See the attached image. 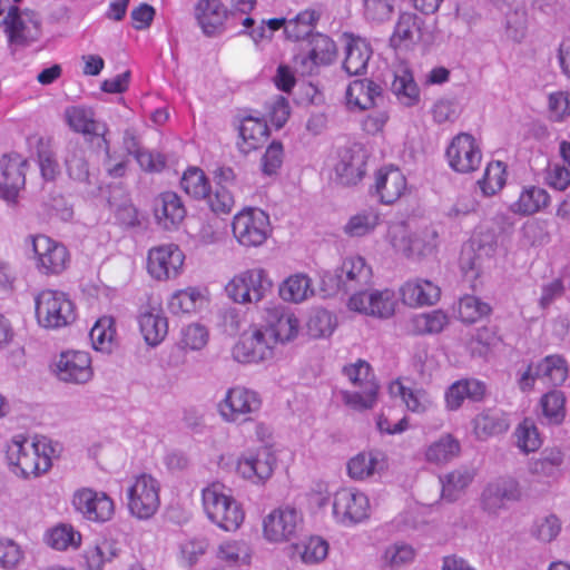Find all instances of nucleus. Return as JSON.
Instances as JSON below:
<instances>
[{
  "label": "nucleus",
  "mask_w": 570,
  "mask_h": 570,
  "mask_svg": "<svg viewBox=\"0 0 570 570\" xmlns=\"http://www.w3.org/2000/svg\"><path fill=\"white\" fill-rule=\"evenodd\" d=\"M550 196L546 189L528 186L522 189L518 199L510 205V212L520 216H530L548 207Z\"/></svg>",
  "instance_id": "36"
},
{
  "label": "nucleus",
  "mask_w": 570,
  "mask_h": 570,
  "mask_svg": "<svg viewBox=\"0 0 570 570\" xmlns=\"http://www.w3.org/2000/svg\"><path fill=\"white\" fill-rule=\"evenodd\" d=\"M509 422L502 411L488 409L479 413L473 420V432L480 440H487L507 432Z\"/></svg>",
  "instance_id": "38"
},
{
  "label": "nucleus",
  "mask_w": 570,
  "mask_h": 570,
  "mask_svg": "<svg viewBox=\"0 0 570 570\" xmlns=\"http://www.w3.org/2000/svg\"><path fill=\"white\" fill-rule=\"evenodd\" d=\"M57 377L66 383L86 384L94 377L92 360L88 352H61L56 362Z\"/></svg>",
  "instance_id": "15"
},
{
  "label": "nucleus",
  "mask_w": 570,
  "mask_h": 570,
  "mask_svg": "<svg viewBox=\"0 0 570 570\" xmlns=\"http://www.w3.org/2000/svg\"><path fill=\"white\" fill-rule=\"evenodd\" d=\"M563 462V454L559 449H548L541 458L533 461L530 466L532 474L552 475Z\"/></svg>",
  "instance_id": "63"
},
{
  "label": "nucleus",
  "mask_w": 570,
  "mask_h": 570,
  "mask_svg": "<svg viewBox=\"0 0 570 570\" xmlns=\"http://www.w3.org/2000/svg\"><path fill=\"white\" fill-rule=\"evenodd\" d=\"M232 232L242 246H261L271 233L269 216L261 208L244 207L233 217Z\"/></svg>",
  "instance_id": "7"
},
{
  "label": "nucleus",
  "mask_w": 570,
  "mask_h": 570,
  "mask_svg": "<svg viewBox=\"0 0 570 570\" xmlns=\"http://www.w3.org/2000/svg\"><path fill=\"white\" fill-rule=\"evenodd\" d=\"M348 308L372 317L389 318L394 315L396 301L394 292L383 291H361L354 293L348 299Z\"/></svg>",
  "instance_id": "14"
},
{
  "label": "nucleus",
  "mask_w": 570,
  "mask_h": 570,
  "mask_svg": "<svg viewBox=\"0 0 570 570\" xmlns=\"http://www.w3.org/2000/svg\"><path fill=\"white\" fill-rule=\"evenodd\" d=\"M116 338L115 320L110 316L98 318L90 331L92 346L97 351L110 352Z\"/></svg>",
  "instance_id": "48"
},
{
  "label": "nucleus",
  "mask_w": 570,
  "mask_h": 570,
  "mask_svg": "<svg viewBox=\"0 0 570 570\" xmlns=\"http://www.w3.org/2000/svg\"><path fill=\"white\" fill-rule=\"evenodd\" d=\"M564 403L566 399L562 392L554 390L546 393L541 399L544 416L553 423L562 422L566 415Z\"/></svg>",
  "instance_id": "59"
},
{
  "label": "nucleus",
  "mask_w": 570,
  "mask_h": 570,
  "mask_svg": "<svg viewBox=\"0 0 570 570\" xmlns=\"http://www.w3.org/2000/svg\"><path fill=\"white\" fill-rule=\"evenodd\" d=\"M301 560L306 564H315L323 561L328 554V543L321 537L312 535L294 546Z\"/></svg>",
  "instance_id": "52"
},
{
  "label": "nucleus",
  "mask_w": 570,
  "mask_h": 570,
  "mask_svg": "<svg viewBox=\"0 0 570 570\" xmlns=\"http://www.w3.org/2000/svg\"><path fill=\"white\" fill-rule=\"evenodd\" d=\"M366 161L361 149H345L335 166L336 174L345 185H355L365 175Z\"/></svg>",
  "instance_id": "35"
},
{
  "label": "nucleus",
  "mask_w": 570,
  "mask_h": 570,
  "mask_svg": "<svg viewBox=\"0 0 570 570\" xmlns=\"http://www.w3.org/2000/svg\"><path fill=\"white\" fill-rule=\"evenodd\" d=\"M237 129L236 146L244 155H248L263 147L269 137L267 122L259 117H243Z\"/></svg>",
  "instance_id": "24"
},
{
  "label": "nucleus",
  "mask_w": 570,
  "mask_h": 570,
  "mask_svg": "<svg viewBox=\"0 0 570 570\" xmlns=\"http://www.w3.org/2000/svg\"><path fill=\"white\" fill-rule=\"evenodd\" d=\"M297 317L283 308H272L266 315V332L275 342L285 343L293 340L298 333Z\"/></svg>",
  "instance_id": "33"
},
{
  "label": "nucleus",
  "mask_w": 570,
  "mask_h": 570,
  "mask_svg": "<svg viewBox=\"0 0 570 570\" xmlns=\"http://www.w3.org/2000/svg\"><path fill=\"white\" fill-rule=\"evenodd\" d=\"M208 341V332L205 326L189 324L180 332L178 344L184 350L196 351L203 348Z\"/></svg>",
  "instance_id": "62"
},
{
  "label": "nucleus",
  "mask_w": 570,
  "mask_h": 570,
  "mask_svg": "<svg viewBox=\"0 0 570 570\" xmlns=\"http://www.w3.org/2000/svg\"><path fill=\"white\" fill-rule=\"evenodd\" d=\"M415 29V17L410 13L401 14L391 36V45L395 49L406 47L413 40Z\"/></svg>",
  "instance_id": "58"
},
{
  "label": "nucleus",
  "mask_w": 570,
  "mask_h": 570,
  "mask_svg": "<svg viewBox=\"0 0 570 570\" xmlns=\"http://www.w3.org/2000/svg\"><path fill=\"white\" fill-rule=\"evenodd\" d=\"M275 465L276 458L272 450L261 446L238 459L237 471L244 479L259 483L272 476Z\"/></svg>",
  "instance_id": "19"
},
{
  "label": "nucleus",
  "mask_w": 570,
  "mask_h": 570,
  "mask_svg": "<svg viewBox=\"0 0 570 570\" xmlns=\"http://www.w3.org/2000/svg\"><path fill=\"white\" fill-rule=\"evenodd\" d=\"M261 405L262 400L257 392L238 385L226 391L217 404V411L225 422L244 423L252 420Z\"/></svg>",
  "instance_id": "9"
},
{
  "label": "nucleus",
  "mask_w": 570,
  "mask_h": 570,
  "mask_svg": "<svg viewBox=\"0 0 570 570\" xmlns=\"http://www.w3.org/2000/svg\"><path fill=\"white\" fill-rule=\"evenodd\" d=\"M139 328L150 346H156L165 340L168 334V321L160 303H148L142 307L139 314Z\"/></svg>",
  "instance_id": "25"
},
{
  "label": "nucleus",
  "mask_w": 570,
  "mask_h": 570,
  "mask_svg": "<svg viewBox=\"0 0 570 570\" xmlns=\"http://www.w3.org/2000/svg\"><path fill=\"white\" fill-rule=\"evenodd\" d=\"M184 263L185 255L178 245L161 244L148 250L146 269L153 279L166 282L183 272Z\"/></svg>",
  "instance_id": "11"
},
{
  "label": "nucleus",
  "mask_w": 570,
  "mask_h": 570,
  "mask_svg": "<svg viewBox=\"0 0 570 570\" xmlns=\"http://www.w3.org/2000/svg\"><path fill=\"white\" fill-rule=\"evenodd\" d=\"M278 293L285 302L302 303L314 294L312 279L304 273L289 275L279 285Z\"/></svg>",
  "instance_id": "39"
},
{
  "label": "nucleus",
  "mask_w": 570,
  "mask_h": 570,
  "mask_svg": "<svg viewBox=\"0 0 570 570\" xmlns=\"http://www.w3.org/2000/svg\"><path fill=\"white\" fill-rule=\"evenodd\" d=\"M24 560V552L20 544L12 539L0 538V568L14 570Z\"/></svg>",
  "instance_id": "61"
},
{
  "label": "nucleus",
  "mask_w": 570,
  "mask_h": 570,
  "mask_svg": "<svg viewBox=\"0 0 570 570\" xmlns=\"http://www.w3.org/2000/svg\"><path fill=\"white\" fill-rule=\"evenodd\" d=\"M507 165L503 161H490L482 178L478 181L484 196H493L500 191L507 183Z\"/></svg>",
  "instance_id": "46"
},
{
  "label": "nucleus",
  "mask_w": 570,
  "mask_h": 570,
  "mask_svg": "<svg viewBox=\"0 0 570 570\" xmlns=\"http://www.w3.org/2000/svg\"><path fill=\"white\" fill-rule=\"evenodd\" d=\"M568 377V365L560 355H548L537 366L533 372L532 365H529L519 380V386L522 391H530L535 379L541 380L547 385H561Z\"/></svg>",
  "instance_id": "16"
},
{
  "label": "nucleus",
  "mask_w": 570,
  "mask_h": 570,
  "mask_svg": "<svg viewBox=\"0 0 570 570\" xmlns=\"http://www.w3.org/2000/svg\"><path fill=\"white\" fill-rule=\"evenodd\" d=\"M449 318L441 309L416 314L407 321L406 330L412 335L436 334L448 325Z\"/></svg>",
  "instance_id": "40"
},
{
  "label": "nucleus",
  "mask_w": 570,
  "mask_h": 570,
  "mask_svg": "<svg viewBox=\"0 0 570 570\" xmlns=\"http://www.w3.org/2000/svg\"><path fill=\"white\" fill-rule=\"evenodd\" d=\"M205 296L198 287L176 291L168 299V309L174 315L191 314L204 302Z\"/></svg>",
  "instance_id": "43"
},
{
  "label": "nucleus",
  "mask_w": 570,
  "mask_h": 570,
  "mask_svg": "<svg viewBox=\"0 0 570 570\" xmlns=\"http://www.w3.org/2000/svg\"><path fill=\"white\" fill-rule=\"evenodd\" d=\"M72 504L87 520L106 522L111 519L115 505L111 498L104 492L81 489L73 494Z\"/></svg>",
  "instance_id": "17"
},
{
  "label": "nucleus",
  "mask_w": 570,
  "mask_h": 570,
  "mask_svg": "<svg viewBox=\"0 0 570 570\" xmlns=\"http://www.w3.org/2000/svg\"><path fill=\"white\" fill-rule=\"evenodd\" d=\"M460 453V443L451 434L441 436L430 444L425 451V459L433 464H444L458 456Z\"/></svg>",
  "instance_id": "44"
},
{
  "label": "nucleus",
  "mask_w": 570,
  "mask_h": 570,
  "mask_svg": "<svg viewBox=\"0 0 570 570\" xmlns=\"http://www.w3.org/2000/svg\"><path fill=\"white\" fill-rule=\"evenodd\" d=\"M320 18L321 12L316 9L302 10L294 18L287 20L285 24L286 37L293 41H298L305 37L309 38Z\"/></svg>",
  "instance_id": "41"
},
{
  "label": "nucleus",
  "mask_w": 570,
  "mask_h": 570,
  "mask_svg": "<svg viewBox=\"0 0 570 570\" xmlns=\"http://www.w3.org/2000/svg\"><path fill=\"white\" fill-rule=\"evenodd\" d=\"M129 512L137 519L148 520L160 507V483L148 473L136 475L127 489Z\"/></svg>",
  "instance_id": "6"
},
{
  "label": "nucleus",
  "mask_w": 570,
  "mask_h": 570,
  "mask_svg": "<svg viewBox=\"0 0 570 570\" xmlns=\"http://www.w3.org/2000/svg\"><path fill=\"white\" fill-rule=\"evenodd\" d=\"M382 88L371 79L352 81L345 94L346 106L350 110H367L375 107L376 98L381 97Z\"/></svg>",
  "instance_id": "31"
},
{
  "label": "nucleus",
  "mask_w": 570,
  "mask_h": 570,
  "mask_svg": "<svg viewBox=\"0 0 570 570\" xmlns=\"http://www.w3.org/2000/svg\"><path fill=\"white\" fill-rule=\"evenodd\" d=\"M373 50L365 39L345 33V57L343 69L350 76L362 75L366 71Z\"/></svg>",
  "instance_id": "29"
},
{
  "label": "nucleus",
  "mask_w": 570,
  "mask_h": 570,
  "mask_svg": "<svg viewBox=\"0 0 570 570\" xmlns=\"http://www.w3.org/2000/svg\"><path fill=\"white\" fill-rule=\"evenodd\" d=\"M406 190L407 180L399 167L389 165L376 171L374 191L382 204H394L406 193Z\"/></svg>",
  "instance_id": "21"
},
{
  "label": "nucleus",
  "mask_w": 570,
  "mask_h": 570,
  "mask_svg": "<svg viewBox=\"0 0 570 570\" xmlns=\"http://www.w3.org/2000/svg\"><path fill=\"white\" fill-rule=\"evenodd\" d=\"M389 391L391 395L400 396L406 409L416 414H424L434 405L433 399L426 390L406 386L402 377L391 382Z\"/></svg>",
  "instance_id": "32"
},
{
  "label": "nucleus",
  "mask_w": 570,
  "mask_h": 570,
  "mask_svg": "<svg viewBox=\"0 0 570 570\" xmlns=\"http://www.w3.org/2000/svg\"><path fill=\"white\" fill-rule=\"evenodd\" d=\"M485 394V385L474 379L459 380L452 383L445 392V406L450 411L461 407L465 399L480 401Z\"/></svg>",
  "instance_id": "34"
},
{
  "label": "nucleus",
  "mask_w": 570,
  "mask_h": 570,
  "mask_svg": "<svg viewBox=\"0 0 570 570\" xmlns=\"http://www.w3.org/2000/svg\"><path fill=\"white\" fill-rule=\"evenodd\" d=\"M228 13L222 0H198L194 8L197 24L207 37L220 35L225 30Z\"/></svg>",
  "instance_id": "22"
},
{
  "label": "nucleus",
  "mask_w": 570,
  "mask_h": 570,
  "mask_svg": "<svg viewBox=\"0 0 570 570\" xmlns=\"http://www.w3.org/2000/svg\"><path fill=\"white\" fill-rule=\"evenodd\" d=\"M492 312L490 304L474 295H464L459 299L458 316L463 323H475L489 316Z\"/></svg>",
  "instance_id": "50"
},
{
  "label": "nucleus",
  "mask_w": 570,
  "mask_h": 570,
  "mask_svg": "<svg viewBox=\"0 0 570 570\" xmlns=\"http://www.w3.org/2000/svg\"><path fill=\"white\" fill-rule=\"evenodd\" d=\"M332 513L340 524L354 525L361 523L370 518V499L356 488H340L333 495Z\"/></svg>",
  "instance_id": "10"
},
{
  "label": "nucleus",
  "mask_w": 570,
  "mask_h": 570,
  "mask_svg": "<svg viewBox=\"0 0 570 570\" xmlns=\"http://www.w3.org/2000/svg\"><path fill=\"white\" fill-rule=\"evenodd\" d=\"M180 187L186 195L197 200L209 197L212 189L208 177L196 166H190L183 173Z\"/></svg>",
  "instance_id": "42"
},
{
  "label": "nucleus",
  "mask_w": 570,
  "mask_h": 570,
  "mask_svg": "<svg viewBox=\"0 0 570 570\" xmlns=\"http://www.w3.org/2000/svg\"><path fill=\"white\" fill-rule=\"evenodd\" d=\"M154 215L157 223L165 229L176 228L186 216V208L175 191L160 193L154 199Z\"/></svg>",
  "instance_id": "27"
},
{
  "label": "nucleus",
  "mask_w": 570,
  "mask_h": 570,
  "mask_svg": "<svg viewBox=\"0 0 570 570\" xmlns=\"http://www.w3.org/2000/svg\"><path fill=\"white\" fill-rule=\"evenodd\" d=\"M36 317L45 328H60L75 320V306L68 295L57 289H43L35 299Z\"/></svg>",
  "instance_id": "5"
},
{
  "label": "nucleus",
  "mask_w": 570,
  "mask_h": 570,
  "mask_svg": "<svg viewBox=\"0 0 570 570\" xmlns=\"http://www.w3.org/2000/svg\"><path fill=\"white\" fill-rule=\"evenodd\" d=\"M445 158L453 171L470 174L479 169L482 161V150L471 134L460 132L449 144Z\"/></svg>",
  "instance_id": "13"
},
{
  "label": "nucleus",
  "mask_w": 570,
  "mask_h": 570,
  "mask_svg": "<svg viewBox=\"0 0 570 570\" xmlns=\"http://www.w3.org/2000/svg\"><path fill=\"white\" fill-rule=\"evenodd\" d=\"M343 373L354 386V391H344L343 401L353 410L372 409L379 396L380 385L372 366L363 360L343 367Z\"/></svg>",
  "instance_id": "3"
},
{
  "label": "nucleus",
  "mask_w": 570,
  "mask_h": 570,
  "mask_svg": "<svg viewBox=\"0 0 570 570\" xmlns=\"http://www.w3.org/2000/svg\"><path fill=\"white\" fill-rule=\"evenodd\" d=\"M208 542L205 538H193L180 544L178 562L180 566L190 568L202 556L205 554Z\"/></svg>",
  "instance_id": "60"
},
{
  "label": "nucleus",
  "mask_w": 570,
  "mask_h": 570,
  "mask_svg": "<svg viewBox=\"0 0 570 570\" xmlns=\"http://www.w3.org/2000/svg\"><path fill=\"white\" fill-rule=\"evenodd\" d=\"M379 465L377 454L374 452H361L352 456L347 462V474L351 479L362 481L372 476Z\"/></svg>",
  "instance_id": "53"
},
{
  "label": "nucleus",
  "mask_w": 570,
  "mask_h": 570,
  "mask_svg": "<svg viewBox=\"0 0 570 570\" xmlns=\"http://www.w3.org/2000/svg\"><path fill=\"white\" fill-rule=\"evenodd\" d=\"M399 293L402 303L414 308L432 306L441 296V289L436 284L420 277L404 282Z\"/></svg>",
  "instance_id": "23"
},
{
  "label": "nucleus",
  "mask_w": 570,
  "mask_h": 570,
  "mask_svg": "<svg viewBox=\"0 0 570 570\" xmlns=\"http://www.w3.org/2000/svg\"><path fill=\"white\" fill-rule=\"evenodd\" d=\"M389 239L391 245L405 255H411L419 250L417 238H413L409 227L404 223H396L389 228Z\"/></svg>",
  "instance_id": "57"
},
{
  "label": "nucleus",
  "mask_w": 570,
  "mask_h": 570,
  "mask_svg": "<svg viewBox=\"0 0 570 570\" xmlns=\"http://www.w3.org/2000/svg\"><path fill=\"white\" fill-rule=\"evenodd\" d=\"M55 449L46 438L29 439L17 435L7 450L9 464L16 474L28 479L48 472L52 465Z\"/></svg>",
  "instance_id": "1"
},
{
  "label": "nucleus",
  "mask_w": 570,
  "mask_h": 570,
  "mask_svg": "<svg viewBox=\"0 0 570 570\" xmlns=\"http://www.w3.org/2000/svg\"><path fill=\"white\" fill-rule=\"evenodd\" d=\"M337 56L336 43L332 38L323 33L312 35L306 42V52L295 58L296 63L305 67L312 73L316 68L328 66Z\"/></svg>",
  "instance_id": "20"
},
{
  "label": "nucleus",
  "mask_w": 570,
  "mask_h": 570,
  "mask_svg": "<svg viewBox=\"0 0 570 570\" xmlns=\"http://www.w3.org/2000/svg\"><path fill=\"white\" fill-rule=\"evenodd\" d=\"M518 449L525 453L538 451L542 445V438L533 420L525 417L514 431Z\"/></svg>",
  "instance_id": "49"
},
{
  "label": "nucleus",
  "mask_w": 570,
  "mask_h": 570,
  "mask_svg": "<svg viewBox=\"0 0 570 570\" xmlns=\"http://www.w3.org/2000/svg\"><path fill=\"white\" fill-rule=\"evenodd\" d=\"M28 160L18 153H10L2 156L0 169L4 181L16 183L18 186L26 185V170Z\"/></svg>",
  "instance_id": "51"
},
{
  "label": "nucleus",
  "mask_w": 570,
  "mask_h": 570,
  "mask_svg": "<svg viewBox=\"0 0 570 570\" xmlns=\"http://www.w3.org/2000/svg\"><path fill=\"white\" fill-rule=\"evenodd\" d=\"M32 249L35 268L40 275L58 276L68 269L71 255L65 244L46 234L28 237Z\"/></svg>",
  "instance_id": "4"
},
{
  "label": "nucleus",
  "mask_w": 570,
  "mask_h": 570,
  "mask_svg": "<svg viewBox=\"0 0 570 570\" xmlns=\"http://www.w3.org/2000/svg\"><path fill=\"white\" fill-rule=\"evenodd\" d=\"M272 288V281L262 267L235 274L225 286L228 297L238 304L257 303Z\"/></svg>",
  "instance_id": "8"
},
{
  "label": "nucleus",
  "mask_w": 570,
  "mask_h": 570,
  "mask_svg": "<svg viewBox=\"0 0 570 570\" xmlns=\"http://www.w3.org/2000/svg\"><path fill=\"white\" fill-rule=\"evenodd\" d=\"M521 490L515 479L502 476L490 483L482 494V502L487 510L494 511L508 501L519 500Z\"/></svg>",
  "instance_id": "30"
},
{
  "label": "nucleus",
  "mask_w": 570,
  "mask_h": 570,
  "mask_svg": "<svg viewBox=\"0 0 570 570\" xmlns=\"http://www.w3.org/2000/svg\"><path fill=\"white\" fill-rule=\"evenodd\" d=\"M303 525L302 513L291 505L272 510L263 519V537L273 543H283L294 539Z\"/></svg>",
  "instance_id": "12"
},
{
  "label": "nucleus",
  "mask_w": 570,
  "mask_h": 570,
  "mask_svg": "<svg viewBox=\"0 0 570 570\" xmlns=\"http://www.w3.org/2000/svg\"><path fill=\"white\" fill-rule=\"evenodd\" d=\"M46 543L58 551L77 549L81 544V534L72 525L58 524L46 533Z\"/></svg>",
  "instance_id": "45"
},
{
  "label": "nucleus",
  "mask_w": 570,
  "mask_h": 570,
  "mask_svg": "<svg viewBox=\"0 0 570 570\" xmlns=\"http://www.w3.org/2000/svg\"><path fill=\"white\" fill-rule=\"evenodd\" d=\"M4 31L11 43H24L33 40L40 31L38 14L30 10L20 11L10 7L3 19Z\"/></svg>",
  "instance_id": "18"
},
{
  "label": "nucleus",
  "mask_w": 570,
  "mask_h": 570,
  "mask_svg": "<svg viewBox=\"0 0 570 570\" xmlns=\"http://www.w3.org/2000/svg\"><path fill=\"white\" fill-rule=\"evenodd\" d=\"M502 343L495 327L483 326L476 330L468 345L473 354L487 355Z\"/></svg>",
  "instance_id": "55"
},
{
  "label": "nucleus",
  "mask_w": 570,
  "mask_h": 570,
  "mask_svg": "<svg viewBox=\"0 0 570 570\" xmlns=\"http://www.w3.org/2000/svg\"><path fill=\"white\" fill-rule=\"evenodd\" d=\"M65 119L69 128L83 136H100L105 145V150L109 154V142L106 139L107 128L101 127L95 118V112L91 108L85 106H70L65 110Z\"/></svg>",
  "instance_id": "26"
},
{
  "label": "nucleus",
  "mask_w": 570,
  "mask_h": 570,
  "mask_svg": "<svg viewBox=\"0 0 570 570\" xmlns=\"http://www.w3.org/2000/svg\"><path fill=\"white\" fill-rule=\"evenodd\" d=\"M268 351L265 334L253 327L240 335L233 347V356L239 363H257L265 358Z\"/></svg>",
  "instance_id": "28"
},
{
  "label": "nucleus",
  "mask_w": 570,
  "mask_h": 570,
  "mask_svg": "<svg viewBox=\"0 0 570 570\" xmlns=\"http://www.w3.org/2000/svg\"><path fill=\"white\" fill-rule=\"evenodd\" d=\"M116 557L114 544L104 539L86 548L83 552L85 563L88 570H101L106 562Z\"/></svg>",
  "instance_id": "54"
},
{
  "label": "nucleus",
  "mask_w": 570,
  "mask_h": 570,
  "mask_svg": "<svg viewBox=\"0 0 570 570\" xmlns=\"http://www.w3.org/2000/svg\"><path fill=\"white\" fill-rule=\"evenodd\" d=\"M391 88L399 101L405 106H414L420 100V89L412 70L405 63L395 68Z\"/></svg>",
  "instance_id": "37"
},
{
  "label": "nucleus",
  "mask_w": 570,
  "mask_h": 570,
  "mask_svg": "<svg viewBox=\"0 0 570 570\" xmlns=\"http://www.w3.org/2000/svg\"><path fill=\"white\" fill-rule=\"evenodd\" d=\"M549 112L554 121L570 117V91H556L549 96Z\"/></svg>",
  "instance_id": "64"
},
{
  "label": "nucleus",
  "mask_w": 570,
  "mask_h": 570,
  "mask_svg": "<svg viewBox=\"0 0 570 570\" xmlns=\"http://www.w3.org/2000/svg\"><path fill=\"white\" fill-rule=\"evenodd\" d=\"M202 505L206 517L224 531H236L245 520L242 504L220 481H213L202 490Z\"/></svg>",
  "instance_id": "2"
},
{
  "label": "nucleus",
  "mask_w": 570,
  "mask_h": 570,
  "mask_svg": "<svg viewBox=\"0 0 570 570\" xmlns=\"http://www.w3.org/2000/svg\"><path fill=\"white\" fill-rule=\"evenodd\" d=\"M371 276V267L361 256L348 257L344 259L341 266L340 277L345 281L355 282L357 284H367Z\"/></svg>",
  "instance_id": "56"
},
{
  "label": "nucleus",
  "mask_w": 570,
  "mask_h": 570,
  "mask_svg": "<svg viewBox=\"0 0 570 570\" xmlns=\"http://www.w3.org/2000/svg\"><path fill=\"white\" fill-rule=\"evenodd\" d=\"M380 214L374 208L353 215L344 226V233L351 237H362L372 233L380 224Z\"/></svg>",
  "instance_id": "47"
}]
</instances>
